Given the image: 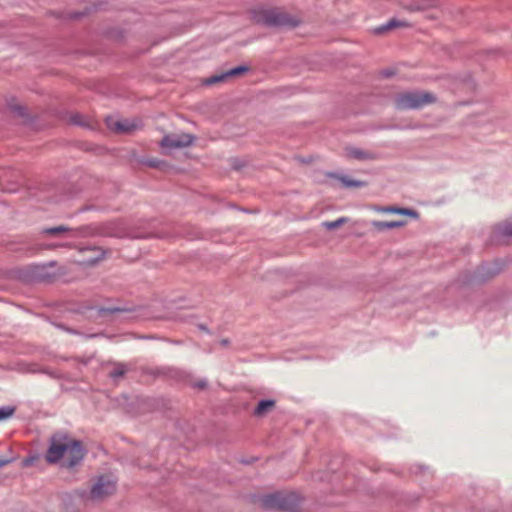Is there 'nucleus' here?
Returning a JSON list of instances; mask_svg holds the SVG:
<instances>
[{"label": "nucleus", "instance_id": "nucleus-1", "mask_svg": "<svg viewBox=\"0 0 512 512\" xmlns=\"http://www.w3.org/2000/svg\"><path fill=\"white\" fill-rule=\"evenodd\" d=\"M84 454L81 442L68 437H53L45 458L51 464L59 463L62 467L72 468L83 459Z\"/></svg>", "mask_w": 512, "mask_h": 512}, {"label": "nucleus", "instance_id": "nucleus-2", "mask_svg": "<svg viewBox=\"0 0 512 512\" xmlns=\"http://www.w3.org/2000/svg\"><path fill=\"white\" fill-rule=\"evenodd\" d=\"M261 504L267 509L293 512L299 507L300 497L294 492H276L264 496Z\"/></svg>", "mask_w": 512, "mask_h": 512}, {"label": "nucleus", "instance_id": "nucleus-3", "mask_svg": "<svg viewBox=\"0 0 512 512\" xmlns=\"http://www.w3.org/2000/svg\"><path fill=\"white\" fill-rule=\"evenodd\" d=\"M436 101L433 94L425 91L403 92L394 99V104L399 110L420 109Z\"/></svg>", "mask_w": 512, "mask_h": 512}, {"label": "nucleus", "instance_id": "nucleus-4", "mask_svg": "<svg viewBox=\"0 0 512 512\" xmlns=\"http://www.w3.org/2000/svg\"><path fill=\"white\" fill-rule=\"evenodd\" d=\"M117 489V479L112 474H105L91 480L89 497L93 500H103L113 495Z\"/></svg>", "mask_w": 512, "mask_h": 512}, {"label": "nucleus", "instance_id": "nucleus-5", "mask_svg": "<svg viewBox=\"0 0 512 512\" xmlns=\"http://www.w3.org/2000/svg\"><path fill=\"white\" fill-rule=\"evenodd\" d=\"M253 18L258 23L269 26H293L292 19L279 9H258L253 12Z\"/></svg>", "mask_w": 512, "mask_h": 512}, {"label": "nucleus", "instance_id": "nucleus-6", "mask_svg": "<svg viewBox=\"0 0 512 512\" xmlns=\"http://www.w3.org/2000/svg\"><path fill=\"white\" fill-rule=\"evenodd\" d=\"M108 128L117 133H130L139 127V122L135 119H117L108 117L106 119Z\"/></svg>", "mask_w": 512, "mask_h": 512}, {"label": "nucleus", "instance_id": "nucleus-7", "mask_svg": "<svg viewBox=\"0 0 512 512\" xmlns=\"http://www.w3.org/2000/svg\"><path fill=\"white\" fill-rule=\"evenodd\" d=\"M193 142V137L190 134H169L166 135L160 142L162 148H182L187 147Z\"/></svg>", "mask_w": 512, "mask_h": 512}, {"label": "nucleus", "instance_id": "nucleus-8", "mask_svg": "<svg viewBox=\"0 0 512 512\" xmlns=\"http://www.w3.org/2000/svg\"><path fill=\"white\" fill-rule=\"evenodd\" d=\"M245 71H246L245 67H242V66L236 67V68H233V69H231V70H229V71H227V72H225V73H223L221 75L212 77L211 79H209L208 83L209 84L217 83V82L225 80L226 78L240 75V74H242Z\"/></svg>", "mask_w": 512, "mask_h": 512}, {"label": "nucleus", "instance_id": "nucleus-9", "mask_svg": "<svg viewBox=\"0 0 512 512\" xmlns=\"http://www.w3.org/2000/svg\"><path fill=\"white\" fill-rule=\"evenodd\" d=\"M406 224L405 220H396V221H373L372 225L379 231H383L386 229H393L402 227Z\"/></svg>", "mask_w": 512, "mask_h": 512}, {"label": "nucleus", "instance_id": "nucleus-10", "mask_svg": "<svg viewBox=\"0 0 512 512\" xmlns=\"http://www.w3.org/2000/svg\"><path fill=\"white\" fill-rule=\"evenodd\" d=\"M329 176L331 177H335L337 178L341 184L344 186V187H347V188H357V187H362L364 186V182L362 181H358V180H354V179H351L350 177L348 176H336L334 174H329Z\"/></svg>", "mask_w": 512, "mask_h": 512}, {"label": "nucleus", "instance_id": "nucleus-11", "mask_svg": "<svg viewBox=\"0 0 512 512\" xmlns=\"http://www.w3.org/2000/svg\"><path fill=\"white\" fill-rule=\"evenodd\" d=\"M408 22L404 20H398V19H391L386 25H383L379 28H377L378 33H382L387 30L395 29V28H401V27H408Z\"/></svg>", "mask_w": 512, "mask_h": 512}, {"label": "nucleus", "instance_id": "nucleus-12", "mask_svg": "<svg viewBox=\"0 0 512 512\" xmlns=\"http://www.w3.org/2000/svg\"><path fill=\"white\" fill-rule=\"evenodd\" d=\"M273 407H274V401L263 400L258 403L257 407L255 408L254 413L257 416H262L266 412H268L270 409H272Z\"/></svg>", "mask_w": 512, "mask_h": 512}, {"label": "nucleus", "instance_id": "nucleus-13", "mask_svg": "<svg viewBox=\"0 0 512 512\" xmlns=\"http://www.w3.org/2000/svg\"><path fill=\"white\" fill-rule=\"evenodd\" d=\"M385 212L389 213H397L400 215L410 216V217H416L417 213L414 210L407 209V208H395V207H389L384 209Z\"/></svg>", "mask_w": 512, "mask_h": 512}, {"label": "nucleus", "instance_id": "nucleus-14", "mask_svg": "<svg viewBox=\"0 0 512 512\" xmlns=\"http://www.w3.org/2000/svg\"><path fill=\"white\" fill-rule=\"evenodd\" d=\"M347 155L349 157L355 158V159H367L369 158V154L367 152H364L362 150H359L357 148H349L347 149Z\"/></svg>", "mask_w": 512, "mask_h": 512}, {"label": "nucleus", "instance_id": "nucleus-15", "mask_svg": "<svg viewBox=\"0 0 512 512\" xmlns=\"http://www.w3.org/2000/svg\"><path fill=\"white\" fill-rule=\"evenodd\" d=\"M348 219L346 217H341L335 221H326L323 222V226L328 230H333L339 228L341 225L347 223Z\"/></svg>", "mask_w": 512, "mask_h": 512}, {"label": "nucleus", "instance_id": "nucleus-16", "mask_svg": "<svg viewBox=\"0 0 512 512\" xmlns=\"http://www.w3.org/2000/svg\"><path fill=\"white\" fill-rule=\"evenodd\" d=\"M14 413L12 408H0V420L9 418Z\"/></svg>", "mask_w": 512, "mask_h": 512}, {"label": "nucleus", "instance_id": "nucleus-17", "mask_svg": "<svg viewBox=\"0 0 512 512\" xmlns=\"http://www.w3.org/2000/svg\"><path fill=\"white\" fill-rule=\"evenodd\" d=\"M67 230H68V228L65 226H58V227L47 229V230H45V232L49 233V234H58V233H61V232L67 231Z\"/></svg>", "mask_w": 512, "mask_h": 512}, {"label": "nucleus", "instance_id": "nucleus-18", "mask_svg": "<svg viewBox=\"0 0 512 512\" xmlns=\"http://www.w3.org/2000/svg\"><path fill=\"white\" fill-rule=\"evenodd\" d=\"M501 229L503 234L512 236V221L503 224Z\"/></svg>", "mask_w": 512, "mask_h": 512}, {"label": "nucleus", "instance_id": "nucleus-19", "mask_svg": "<svg viewBox=\"0 0 512 512\" xmlns=\"http://www.w3.org/2000/svg\"><path fill=\"white\" fill-rule=\"evenodd\" d=\"M125 373V369L123 367L116 368L113 372H111L112 377H119Z\"/></svg>", "mask_w": 512, "mask_h": 512}, {"label": "nucleus", "instance_id": "nucleus-20", "mask_svg": "<svg viewBox=\"0 0 512 512\" xmlns=\"http://www.w3.org/2000/svg\"><path fill=\"white\" fill-rule=\"evenodd\" d=\"M11 462L10 459H0V467H3Z\"/></svg>", "mask_w": 512, "mask_h": 512}, {"label": "nucleus", "instance_id": "nucleus-21", "mask_svg": "<svg viewBox=\"0 0 512 512\" xmlns=\"http://www.w3.org/2000/svg\"><path fill=\"white\" fill-rule=\"evenodd\" d=\"M29 463H30V461H29L28 459L23 461V465H24V466L29 465Z\"/></svg>", "mask_w": 512, "mask_h": 512}, {"label": "nucleus", "instance_id": "nucleus-22", "mask_svg": "<svg viewBox=\"0 0 512 512\" xmlns=\"http://www.w3.org/2000/svg\"><path fill=\"white\" fill-rule=\"evenodd\" d=\"M198 386L203 388L205 386V383H199Z\"/></svg>", "mask_w": 512, "mask_h": 512}]
</instances>
